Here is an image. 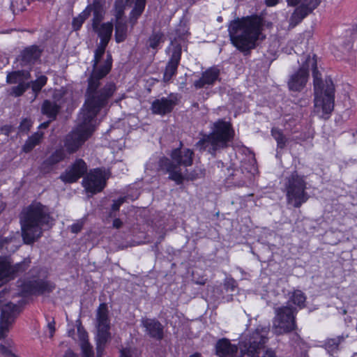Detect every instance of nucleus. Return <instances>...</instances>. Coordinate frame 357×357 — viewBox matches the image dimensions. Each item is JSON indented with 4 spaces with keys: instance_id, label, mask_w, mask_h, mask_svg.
Listing matches in <instances>:
<instances>
[{
    "instance_id": "6ab92c4d",
    "label": "nucleus",
    "mask_w": 357,
    "mask_h": 357,
    "mask_svg": "<svg viewBox=\"0 0 357 357\" xmlns=\"http://www.w3.org/2000/svg\"><path fill=\"white\" fill-rule=\"evenodd\" d=\"M178 95L172 93L167 97H162L153 100L151 109L153 114L165 116L173 111L174 107L178 104Z\"/></svg>"
},
{
    "instance_id": "a878e982",
    "label": "nucleus",
    "mask_w": 357,
    "mask_h": 357,
    "mask_svg": "<svg viewBox=\"0 0 357 357\" xmlns=\"http://www.w3.org/2000/svg\"><path fill=\"white\" fill-rule=\"evenodd\" d=\"M220 75V70L216 67H211L204 71L202 77L196 80L194 86L196 89H202L206 86L213 85L218 80Z\"/></svg>"
},
{
    "instance_id": "603ef678",
    "label": "nucleus",
    "mask_w": 357,
    "mask_h": 357,
    "mask_svg": "<svg viewBox=\"0 0 357 357\" xmlns=\"http://www.w3.org/2000/svg\"><path fill=\"white\" fill-rule=\"evenodd\" d=\"M1 130L7 136L9 135L12 130V128L10 126H4L1 128Z\"/></svg>"
},
{
    "instance_id": "f8f14e48",
    "label": "nucleus",
    "mask_w": 357,
    "mask_h": 357,
    "mask_svg": "<svg viewBox=\"0 0 357 357\" xmlns=\"http://www.w3.org/2000/svg\"><path fill=\"white\" fill-rule=\"evenodd\" d=\"M134 3V7L129 14V22L132 28L136 23L139 17L143 13L146 0H115L114 5V15L115 20H123L122 17L124 15L125 9L127 5H130Z\"/></svg>"
},
{
    "instance_id": "49530a36",
    "label": "nucleus",
    "mask_w": 357,
    "mask_h": 357,
    "mask_svg": "<svg viewBox=\"0 0 357 357\" xmlns=\"http://www.w3.org/2000/svg\"><path fill=\"white\" fill-rule=\"evenodd\" d=\"M224 287L227 291H234L237 287L236 281L232 278H226L224 282Z\"/></svg>"
},
{
    "instance_id": "f03ea898",
    "label": "nucleus",
    "mask_w": 357,
    "mask_h": 357,
    "mask_svg": "<svg viewBox=\"0 0 357 357\" xmlns=\"http://www.w3.org/2000/svg\"><path fill=\"white\" fill-rule=\"evenodd\" d=\"M263 18L258 15L237 18L230 22L228 32L231 44L244 55L255 49L259 40H263Z\"/></svg>"
},
{
    "instance_id": "473e14b6",
    "label": "nucleus",
    "mask_w": 357,
    "mask_h": 357,
    "mask_svg": "<svg viewBox=\"0 0 357 357\" xmlns=\"http://www.w3.org/2000/svg\"><path fill=\"white\" fill-rule=\"evenodd\" d=\"M44 133L41 131L34 132L29 137L22 146V151L24 153L31 152L37 145H38L43 138Z\"/></svg>"
},
{
    "instance_id": "680f3d73",
    "label": "nucleus",
    "mask_w": 357,
    "mask_h": 357,
    "mask_svg": "<svg viewBox=\"0 0 357 357\" xmlns=\"http://www.w3.org/2000/svg\"><path fill=\"white\" fill-rule=\"evenodd\" d=\"M82 330H84V329L83 328V327L81 325L77 327V332H78L79 335L81 334V333H82Z\"/></svg>"
},
{
    "instance_id": "5fc2aeb1",
    "label": "nucleus",
    "mask_w": 357,
    "mask_h": 357,
    "mask_svg": "<svg viewBox=\"0 0 357 357\" xmlns=\"http://www.w3.org/2000/svg\"><path fill=\"white\" fill-rule=\"evenodd\" d=\"M64 357H78L71 349H68L64 354Z\"/></svg>"
},
{
    "instance_id": "4c0bfd02",
    "label": "nucleus",
    "mask_w": 357,
    "mask_h": 357,
    "mask_svg": "<svg viewBox=\"0 0 357 357\" xmlns=\"http://www.w3.org/2000/svg\"><path fill=\"white\" fill-rule=\"evenodd\" d=\"M29 0H14L11 2V9L14 14L19 13L26 10V8L29 5Z\"/></svg>"
},
{
    "instance_id": "f257e3e1",
    "label": "nucleus",
    "mask_w": 357,
    "mask_h": 357,
    "mask_svg": "<svg viewBox=\"0 0 357 357\" xmlns=\"http://www.w3.org/2000/svg\"><path fill=\"white\" fill-rule=\"evenodd\" d=\"M107 46V45L100 43L94 52L93 70L88 79V86L85 94L86 98H89L91 103L96 102L98 105L109 104L117 89L113 82H107L102 87H100V79L109 73L112 66V59L109 54L107 55V59L100 63Z\"/></svg>"
},
{
    "instance_id": "8fccbe9b",
    "label": "nucleus",
    "mask_w": 357,
    "mask_h": 357,
    "mask_svg": "<svg viewBox=\"0 0 357 357\" xmlns=\"http://www.w3.org/2000/svg\"><path fill=\"white\" fill-rule=\"evenodd\" d=\"M13 238H0V248H3L13 241Z\"/></svg>"
},
{
    "instance_id": "864d4df0",
    "label": "nucleus",
    "mask_w": 357,
    "mask_h": 357,
    "mask_svg": "<svg viewBox=\"0 0 357 357\" xmlns=\"http://www.w3.org/2000/svg\"><path fill=\"white\" fill-rule=\"evenodd\" d=\"M54 325H55V322L54 321L50 322V323H49L48 325H47V327H48V328H49V330L50 331V336L51 337L53 336V334H54V333L55 331V326H54Z\"/></svg>"
},
{
    "instance_id": "cd10ccee",
    "label": "nucleus",
    "mask_w": 357,
    "mask_h": 357,
    "mask_svg": "<svg viewBox=\"0 0 357 357\" xmlns=\"http://www.w3.org/2000/svg\"><path fill=\"white\" fill-rule=\"evenodd\" d=\"M114 24L112 22L102 23L93 28V30L100 38V43L104 45H108L112 35Z\"/></svg>"
},
{
    "instance_id": "338daca9",
    "label": "nucleus",
    "mask_w": 357,
    "mask_h": 357,
    "mask_svg": "<svg viewBox=\"0 0 357 357\" xmlns=\"http://www.w3.org/2000/svg\"><path fill=\"white\" fill-rule=\"evenodd\" d=\"M356 133H357V130H356Z\"/></svg>"
},
{
    "instance_id": "6e6d98bb",
    "label": "nucleus",
    "mask_w": 357,
    "mask_h": 357,
    "mask_svg": "<svg viewBox=\"0 0 357 357\" xmlns=\"http://www.w3.org/2000/svg\"><path fill=\"white\" fill-rule=\"evenodd\" d=\"M0 352L3 354H8L10 351L6 346L0 344Z\"/></svg>"
},
{
    "instance_id": "052dcab7",
    "label": "nucleus",
    "mask_w": 357,
    "mask_h": 357,
    "mask_svg": "<svg viewBox=\"0 0 357 357\" xmlns=\"http://www.w3.org/2000/svg\"><path fill=\"white\" fill-rule=\"evenodd\" d=\"M196 284L204 285L206 284V280H197L195 282Z\"/></svg>"
},
{
    "instance_id": "b1692460",
    "label": "nucleus",
    "mask_w": 357,
    "mask_h": 357,
    "mask_svg": "<svg viewBox=\"0 0 357 357\" xmlns=\"http://www.w3.org/2000/svg\"><path fill=\"white\" fill-rule=\"evenodd\" d=\"M42 50L36 45L25 47L20 53L18 61L21 66H32L40 57Z\"/></svg>"
},
{
    "instance_id": "72a5a7b5",
    "label": "nucleus",
    "mask_w": 357,
    "mask_h": 357,
    "mask_svg": "<svg viewBox=\"0 0 357 357\" xmlns=\"http://www.w3.org/2000/svg\"><path fill=\"white\" fill-rule=\"evenodd\" d=\"M80 340V347L82 353V357H94L93 347L89 342L88 333L85 330H82V333L79 335Z\"/></svg>"
},
{
    "instance_id": "69168bd1",
    "label": "nucleus",
    "mask_w": 357,
    "mask_h": 357,
    "mask_svg": "<svg viewBox=\"0 0 357 357\" xmlns=\"http://www.w3.org/2000/svg\"><path fill=\"white\" fill-rule=\"evenodd\" d=\"M218 20H221V17H219Z\"/></svg>"
},
{
    "instance_id": "09e8293b",
    "label": "nucleus",
    "mask_w": 357,
    "mask_h": 357,
    "mask_svg": "<svg viewBox=\"0 0 357 357\" xmlns=\"http://www.w3.org/2000/svg\"><path fill=\"white\" fill-rule=\"evenodd\" d=\"M126 197H119L118 199L114 200L112 205V210L116 211L119 210L120 206L126 202Z\"/></svg>"
},
{
    "instance_id": "4be33fe9",
    "label": "nucleus",
    "mask_w": 357,
    "mask_h": 357,
    "mask_svg": "<svg viewBox=\"0 0 357 357\" xmlns=\"http://www.w3.org/2000/svg\"><path fill=\"white\" fill-rule=\"evenodd\" d=\"M255 170L254 166L244 163L239 168L235 169L227 179L231 180L230 183L235 186L243 187L246 184L247 180L250 178L252 171Z\"/></svg>"
},
{
    "instance_id": "aec40b11",
    "label": "nucleus",
    "mask_w": 357,
    "mask_h": 357,
    "mask_svg": "<svg viewBox=\"0 0 357 357\" xmlns=\"http://www.w3.org/2000/svg\"><path fill=\"white\" fill-rule=\"evenodd\" d=\"M182 48L180 44L173 45L172 54L165 66L163 73L162 81L169 83L177 74L178 67L181 61Z\"/></svg>"
},
{
    "instance_id": "e2e57ef3",
    "label": "nucleus",
    "mask_w": 357,
    "mask_h": 357,
    "mask_svg": "<svg viewBox=\"0 0 357 357\" xmlns=\"http://www.w3.org/2000/svg\"><path fill=\"white\" fill-rule=\"evenodd\" d=\"M176 45V44H175V45ZM171 45H172V46H173V45H174V44H173V43L172 42V43H171ZM172 47H169L167 50H166V52H168V50H170V51L172 52Z\"/></svg>"
},
{
    "instance_id": "a18cd8bd",
    "label": "nucleus",
    "mask_w": 357,
    "mask_h": 357,
    "mask_svg": "<svg viewBox=\"0 0 357 357\" xmlns=\"http://www.w3.org/2000/svg\"><path fill=\"white\" fill-rule=\"evenodd\" d=\"M31 126H32L31 121L28 119H24L21 121V123L18 127L19 132H23V133H27L29 131Z\"/></svg>"
},
{
    "instance_id": "de8ad7c7",
    "label": "nucleus",
    "mask_w": 357,
    "mask_h": 357,
    "mask_svg": "<svg viewBox=\"0 0 357 357\" xmlns=\"http://www.w3.org/2000/svg\"><path fill=\"white\" fill-rule=\"evenodd\" d=\"M83 226H84V221L82 220H78L77 222L73 224L70 226V231L72 233L77 234L82 229Z\"/></svg>"
},
{
    "instance_id": "79ce46f5",
    "label": "nucleus",
    "mask_w": 357,
    "mask_h": 357,
    "mask_svg": "<svg viewBox=\"0 0 357 357\" xmlns=\"http://www.w3.org/2000/svg\"><path fill=\"white\" fill-rule=\"evenodd\" d=\"M119 357H141V352L134 347H126L120 350Z\"/></svg>"
},
{
    "instance_id": "a19ab883",
    "label": "nucleus",
    "mask_w": 357,
    "mask_h": 357,
    "mask_svg": "<svg viewBox=\"0 0 357 357\" xmlns=\"http://www.w3.org/2000/svg\"><path fill=\"white\" fill-rule=\"evenodd\" d=\"M29 87V82H20L18 85L12 87L10 95L15 97L21 96Z\"/></svg>"
},
{
    "instance_id": "c03bdc74",
    "label": "nucleus",
    "mask_w": 357,
    "mask_h": 357,
    "mask_svg": "<svg viewBox=\"0 0 357 357\" xmlns=\"http://www.w3.org/2000/svg\"><path fill=\"white\" fill-rule=\"evenodd\" d=\"M93 18H92V28H96V26L101 24L100 22L104 19L105 10H92Z\"/></svg>"
},
{
    "instance_id": "c9c22d12",
    "label": "nucleus",
    "mask_w": 357,
    "mask_h": 357,
    "mask_svg": "<svg viewBox=\"0 0 357 357\" xmlns=\"http://www.w3.org/2000/svg\"><path fill=\"white\" fill-rule=\"evenodd\" d=\"M271 135L277 142V146L278 149H284L287 142V137L283 134L282 130L278 128H273L271 129Z\"/></svg>"
},
{
    "instance_id": "2eb2a0df",
    "label": "nucleus",
    "mask_w": 357,
    "mask_h": 357,
    "mask_svg": "<svg viewBox=\"0 0 357 357\" xmlns=\"http://www.w3.org/2000/svg\"><path fill=\"white\" fill-rule=\"evenodd\" d=\"M30 260L24 259L15 266L10 265L7 257H0V286L7 280L13 278L19 273L24 272L29 266Z\"/></svg>"
},
{
    "instance_id": "7c9ffc66",
    "label": "nucleus",
    "mask_w": 357,
    "mask_h": 357,
    "mask_svg": "<svg viewBox=\"0 0 357 357\" xmlns=\"http://www.w3.org/2000/svg\"><path fill=\"white\" fill-rule=\"evenodd\" d=\"M31 78V73L28 70H16L8 73L6 76V82L8 84H17L20 82H25Z\"/></svg>"
},
{
    "instance_id": "0eeeda50",
    "label": "nucleus",
    "mask_w": 357,
    "mask_h": 357,
    "mask_svg": "<svg viewBox=\"0 0 357 357\" xmlns=\"http://www.w3.org/2000/svg\"><path fill=\"white\" fill-rule=\"evenodd\" d=\"M183 143L180 142L179 147L172 151L171 160L162 157L158 161V169L165 174H168V178L174 181L177 185L183 183L185 179L194 180L196 176L192 174L185 175L181 171V166H191L193 162L194 152L190 149H182Z\"/></svg>"
},
{
    "instance_id": "e433bc0d",
    "label": "nucleus",
    "mask_w": 357,
    "mask_h": 357,
    "mask_svg": "<svg viewBox=\"0 0 357 357\" xmlns=\"http://www.w3.org/2000/svg\"><path fill=\"white\" fill-rule=\"evenodd\" d=\"M290 301L300 308L305 306L306 296L301 290H294L290 296Z\"/></svg>"
},
{
    "instance_id": "423d86ee",
    "label": "nucleus",
    "mask_w": 357,
    "mask_h": 357,
    "mask_svg": "<svg viewBox=\"0 0 357 357\" xmlns=\"http://www.w3.org/2000/svg\"><path fill=\"white\" fill-rule=\"evenodd\" d=\"M201 135L202 137L195 144V147L200 151H207L215 157L218 151L231 146L235 131L229 121L218 119L213 123L211 132Z\"/></svg>"
},
{
    "instance_id": "ddd939ff",
    "label": "nucleus",
    "mask_w": 357,
    "mask_h": 357,
    "mask_svg": "<svg viewBox=\"0 0 357 357\" xmlns=\"http://www.w3.org/2000/svg\"><path fill=\"white\" fill-rule=\"evenodd\" d=\"M321 0H287L289 6L296 8L289 18V27L294 28L319 5Z\"/></svg>"
},
{
    "instance_id": "20e7f679",
    "label": "nucleus",
    "mask_w": 357,
    "mask_h": 357,
    "mask_svg": "<svg viewBox=\"0 0 357 357\" xmlns=\"http://www.w3.org/2000/svg\"><path fill=\"white\" fill-rule=\"evenodd\" d=\"M107 105V103L98 105L96 102L91 103L89 98L85 99L78 116L77 127L63 139V146L69 154L77 152L92 135L95 130L97 114Z\"/></svg>"
},
{
    "instance_id": "ea45409f",
    "label": "nucleus",
    "mask_w": 357,
    "mask_h": 357,
    "mask_svg": "<svg viewBox=\"0 0 357 357\" xmlns=\"http://www.w3.org/2000/svg\"><path fill=\"white\" fill-rule=\"evenodd\" d=\"M89 17V14H87V12L84 10L78 15L77 17H75L73 19L72 22V26L73 30L77 31L79 30L84 21Z\"/></svg>"
},
{
    "instance_id": "39448f33",
    "label": "nucleus",
    "mask_w": 357,
    "mask_h": 357,
    "mask_svg": "<svg viewBox=\"0 0 357 357\" xmlns=\"http://www.w3.org/2000/svg\"><path fill=\"white\" fill-rule=\"evenodd\" d=\"M47 208L40 203L29 205L21 213L22 236L26 244H32L43 234V227L49 229L53 223Z\"/></svg>"
},
{
    "instance_id": "58836bf2",
    "label": "nucleus",
    "mask_w": 357,
    "mask_h": 357,
    "mask_svg": "<svg viewBox=\"0 0 357 357\" xmlns=\"http://www.w3.org/2000/svg\"><path fill=\"white\" fill-rule=\"evenodd\" d=\"M47 81V77L45 75L39 76L36 80L31 81L30 83V86L31 87L33 91L36 93H38L40 91L42 88L46 84Z\"/></svg>"
},
{
    "instance_id": "bf43d9fd",
    "label": "nucleus",
    "mask_w": 357,
    "mask_h": 357,
    "mask_svg": "<svg viewBox=\"0 0 357 357\" xmlns=\"http://www.w3.org/2000/svg\"><path fill=\"white\" fill-rule=\"evenodd\" d=\"M189 357H203L202 355L200 353L195 352L191 355H190Z\"/></svg>"
},
{
    "instance_id": "5701e85b",
    "label": "nucleus",
    "mask_w": 357,
    "mask_h": 357,
    "mask_svg": "<svg viewBox=\"0 0 357 357\" xmlns=\"http://www.w3.org/2000/svg\"><path fill=\"white\" fill-rule=\"evenodd\" d=\"M142 326L145 328V333L151 338L158 341L164 338V326L158 319H142Z\"/></svg>"
},
{
    "instance_id": "c756f323",
    "label": "nucleus",
    "mask_w": 357,
    "mask_h": 357,
    "mask_svg": "<svg viewBox=\"0 0 357 357\" xmlns=\"http://www.w3.org/2000/svg\"><path fill=\"white\" fill-rule=\"evenodd\" d=\"M165 34L160 31H153L152 33L149 37L146 45L148 49H152L155 51V52H157L158 49L160 48L161 44L165 43Z\"/></svg>"
},
{
    "instance_id": "3c124183",
    "label": "nucleus",
    "mask_w": 357,
    "mask_h": 357,
    "mask_svg": "<svg viewBox=\"0 0 357 357\" xmlns=\"http://www.w3.org/2000/svg\"><path fill=\"white\" fill-rule=\"evenodd\" d=\"M123 225V222L119 219V218H115L114 220H113V227L116 228V229H119L122 227Z\"/></svg>"
},
{
    "instance_id": "37998d69",
    "label": "nucleus",
    "mask_w": 357,
    "mask_h": 357,
    "mask_svg": "<svg viewBox=\"0 0 357 357\" xmlns=\"http://www.w3.org/2000/svg\"><path fill=\"white\" fill-rule=\"evenodd\" d=\"M104 0H93L92 3L89 4L84 9L89 15H91L92 10H104Z\"/></svg>"
},
{
    "instance_id": "9b49d317",
    "label": "nucleus",
    "mask_w": 357,
    "mask_h": 357,
    "mask_svg": "<svg viewBox=\"0 0 357 357\" xmlns=\"http://www.w3.org/2000/svg\"><path fill=\"white\" fill-rule=\"evenodd\" d=\"M296 308L282 306L275 309L276 316L273 321V333L278 335L288 333L296 328Z\"/></svg>"
},
{
    "instance_id": "0e129e2a",
    "label": "nucleus",
    "mask_w": 357,
    "mask_h": 357,
    "mask_svg": "<svg viewBox=\"0 0 357 357\" xmlns=\"http://www.w3.org/2000/svg\"><path fill=\"white\" fill-rule=\"evenodd\" d=\"M220 165H221L222 166H223V162H221V161H218V166L220 167Z\"/></svg>"
},
{
    "instance_id": "393cba45",
    "label": "nucleus",
    "mask_w": 357,
    "mask_h": 357,
    "mask_svg": "<svg viewBox=\"0 0 357 357\" xmlns=\"http://www.w3.org/2000/svg\"><path fill=\"white\" fill-rule=\"evenodd\" d=\"M215 354L218 357H232L238 353V347L231 343L227 338L218 340L215 344Z\"/></svg>"
},
{
    "instance_id": "f704fd0d",
    "label": "nucleus",
    "mask_w": 357,
    "mask_h": 357,
    "mask_svg": "<svg viewBox=\"0 0 357 357\" xmlns=\"http://www.w3.org/2000/svg\"><path fill=\"white\" fill-rule=\"evenodd\" d=\"M344 341L343 336H337L326 340L325 347L327 351L333 355L340 349V344Z\"/></svg>"
},
{
    "instance_id": "bb28decb",
    "label": "nucleus",
    "mask_w": 357,
    "mask_h": 357,
    "mask_svg": "<svg viewBox=\"0 0 357 357\" xmlns=\"http://www.w3.org/2000/svg\"><path fill=\"white\" fill-rule=\"evenodd\" d=\"M66 158V153L63 148L56 149L41 164L40 169L44 172H49L54 167L63 161Z\"/></svg>"
},
{
    "instance_id": "dca6fc26",
    "label": "nucleus",
    "mask_w": 357,
    "mask_h": 357,
    "mask_svg": "<svg viewBox=\"0 0 357 357\" xmlns=\"http://www.w3.org/2000/svg\"><path fill=\"white\" fill-rule=\"evenodd\" d=\"M82 185L87 192L92 194L101 192L106 185L105 173L100 169H95L83 178Z\"/></svg>"
},
{
    "instance_id": "4d7b16f0",
    "label": "nucleus",
    "mask_w": 357,
    "mask_h": 357,
    "mask_svg": "<svg viewBox=\"0 0 357 357\" xmlns=\"http://www.w3.org/2000/svg\"><path fill=\"white\" fill-rule=\"evenodd\" d=\"M278 3V0H266V3L268 6H273Z\"/></svg>"
},
{
    "instance_id": "1a4fd4ad",
    "label": "nucleus",
    "mask_w": 357,
    "mask_h": 357,
    "mask_svg": "<svg viewBox=\"0 0 357 357\" xmlns=\"http://www.w3.org/2000/svg\"><path fill=\"white\" fill-rule=\"evenodd\" d=\"M96 357H102L107 343L111 340L109 310L105 303H100L96 310Z\"/></svg>"
},
{
    "instance_id": "4468645a",
    "label": "nucleus",
    "mask_w": 357,
    "mask_h": 357,
    "mask_svg": "<svg viewBox=\"0 0 357 357\" xmlns=\"http://www.w3.org/2000/svg\"><path fill=\"white\" fill-rule=\"evenodd\" d=\"M19 287H20L22 296L49 294L55 289V284L53 282L40 278L26 280L22 282Z\"/></svg>"
},
{
    "instance_id": "f3484780",
    "label": "nucleus",
    "mask_w": 357,
    "mask_h": 357,
    "mask_svg": "<svg viewBox=\"0 0 357 357\" xmlns=\"http://www.w3.org/2000/svg\"><path fill=\"white\" fill-rule=\"evenodd\" d=\"M18 309V306L12 303H8L2 306L0 317V340L7 335L10 326L19 313Z\"/></svg>"
},
{
    "instance_id": "412c9836",
    "label": "nucleus",
    "mask_w": 357,
    "mask_h": 357,
    "mask_svg": "<svg viewBox=\"0 0 357 357\" xmlns=\"http://www.w3.org/2000/svg\"><path fill=\"white\" fill-rule=\"evenodd\" d=\"M308 78L309 73L303 61L298 70L289 77L287 82L289 89L292 91H301L305 88Z\"/></svg>"
},
{
    "instance_id": "2f4dec72",
    "label": "nucleus",
    "mask_w": 357,
    "mask_h": 357,
    "mask_svg": "<svg viewBox=\"0 0 357 357\" xmlns=\"http://www.w3.org/2000/svg\"><path fill=\"white\" fill-rule=\"evenodd\" d=\"M115 40L117 43L126 40L128 36V26L127 22L123 20H115Z\"/></svg>"
},
{
    "instance_id": "a211bd4d",
    "label": "nucleus",
    "mask_w": 357,
    "mask_h": 357,
    "mask_svg": "<svg viewBox=\"0 0 357 357\" xmlns=\"http://www.w3.org/2000/svg\"><path fill=\"white\" fill-rule=\"evenodd\" d=\"M87 172L86 163L82 159H76L64 172L61 174L59 179L65 183H73L84 176Z\"/></svg>"
},
{
    "instance_id": "9d476101",
    "label": "nucleus",
    "mask_w": 357,
    "mask_h": 357,
    "mask_svg": "<svg viewBox=\"0 0 357 357\" xmlns=\"http://www.w3.org/2000/svg\"><path fill=\"white\" fill-rule=\"evenodd\" d=\"M269 326H258L249 335H243L238 345L240 349L248 353L252 357H259V353L268 340Z\"/></svg>"
},
{
    "instance_id": "7ed1b4c3",
    "label": "nucleus",
    "mask_w": 357,
    "mask_h": 357,
    "mask_svg": "<svg viewBox=\"0 0 357 357\" xmlns=\"http://www.w3.org/2000/svg\"><path fill=\"white\" fill-rule=\"evenodd\" d=\"M306 69L312 72L314 84V112L324 119H328L334 109L335 86L331 77L322 79L321 73L317 69L316 54L304 56Z\"/></svg>"
},
{
    "instance_id": "6e6552de",
    "label": "nucleus",
    "mask_w": 357,
    "mask_h": 357,
    "mask_svg": "<svg viewBox=\"0 0 357 357\" xmlns=\"http://www.w3.org/2000/svg\"><path fill=\"white\" fill-rule=\"evenodd\" d=\"M306 189L305 176L299 174L296 170L283 180V191L286 195L287 203L294 208H300L308 200L309 195Z\"/></svg>"
},
{
    "instance_id": "13d9d810",
    "label": "nucleus",
    "mask_w": 357,
    "mask_h": 357,
    "mask_svg": "<svg viewBox=\"0 0 357 357\" xmlns=\"http://www.w3.org/2000/svg\"><path fill=\"white\" fill-rule=\"evenodd\" d=\"M51 121H50V119L49 121H46V122H43V123H41V124L39 126L38 128H39V129H42V128L45 129V128H47L49 126L50 123Z\"/></svg>"
},
{
    "instance_id": "c85d7f7f",
    "label": "nucleus",
    "mask_w": 357,
    "mask_h": 357,
    "mask_svg": "<svg viewBox=\"0 0 357 357\" xmlns=\"http://www.w3.org/2000/svg\"><path fill=\"white\" fill-rule=\"evenodd\" d=\"M61 107L55 101L45 100L41 106V112L47 116L50 121H54L59 113Z\"/></svg>"
}]
</instances>
